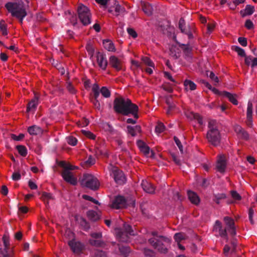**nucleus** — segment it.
I'll use <instances>...</instances> for the list:
<instances>
[{
    "instance_id": "obj_1",
    "label": "nucleus",
    "mask_w": 257,
    "mask_h": 257,
    "mask_svg": "<svg viewBox=\"0 0 257 257\" xmlns=\"http://www.w3.org/2000/svg\"><path fill=\"white\" fill-rule=\"evenodd\" d=\"M114 108L118 113L125 115L132 114L136 119L138 118V106L132 103L129 99L122 97L115 98L114 101Z\"/></svg>"
},
{
    "instance_id": "obj_2",
    "label": "nucleus",
    "mask_w": 257,
    "mask_h": 257,
    "mask_svg": "<svg viewBox=\"0 0 257 257\" xmlns=\"http://www.w3.org/2000/svg\"><path fill=\"white\" fill-rule=\"evenodd\" d=\"M223 220L226 225V228L223 229L221 222L216 220L213 227V231L218 233L221 237L224 238L227 241V231L232 236L236 234L234 222L233 219L227 216L224 217Z\"/></svg>"
},
{
    "instance_id": "obj_3",
    "label": "nucleus",
    "mask_w": 257,
    "mask_h": 257,
    "mask_svg": "<svg viewBox=\"0 0 257 257\" xmlns=\"http://www.w3.org/2000/svg\"><path fill=\"white\" fill-rule=\"evenodd\" d=\"M151 235L152 237L149 239V243L159 252L167 253L168 247L171 243V239L159 235L157 231H152Z\"/></svg>"
},
{
    "instance_id": "obj_4",
    "label": "nucleus",
    "mask_w": 257,
    "mask_h": 257,
    "mask_svg": "<svg viewBox=\"0 0 257 257\" xmlns=\"http://www.w3.org/2000/svg\"><path fill=\"white\" fill-rule=\"evenodd\" d=\"M5 7L13 17L19 19L21 24L23 23V19L27 15V6L22 0L15 3H8L6 4Z\"/></svg>"
},
{
    "instance_id": "obj_5",
    "label": "nucleus",
    "mask_w": 257,
    "mask_h": 257,
    "mask_svg": "<svg viewBox=\"0 0 257 257\" xmlns=\"http://www.w3.org/2000/svg\"><path fill=\"white\" fill-rule=\"evenodd\" d=\"M208 127L206 138L208 142L214 146H218L220 141V135L218 130L217 121L215 120H210Z\"/></svg>"
},
{
    "instance_id": "obj_6",
    "label": "nucleus",
    "mask_w": 257,
    "mask_h": 257,
    "mask_svg": "<svg viewBox=\"0 0 257 257\" xmlns=\"http://www.w3.org/2000/svg\"><path fill=\"white\" fill-rule=\"evenodd\" d=\"M81 185L91 190H96L99 186L98 179L91 174H84L80 181Z\"/></svg>"
},
{
    "instance_id": "obj_7",
    "label": "nucleus",
    "mask_w": 257,
    "mask_h": 257,
    "mask_svg": "<svg viewBox=\"0 0 257 257\" xmlns=\"http://www.w3.org/2000/svg\"><path fill=\"white\" fill-rule=\"evenodd\" d=\"M123 229L124 230L122 231L121 229L116 228L114 230V233L117 238L120 241L127 242L128 240V235H135V233L132 227L127 224L124 223Z\"/></svg>"
},
{
    "instance_id": "obj_8",
    "label": "nucleus",
    "mask_w": 257,
    "mask_h": 257,
    "mask_svg": "<svg viewBox=\"0 0 257 257\" xmlns=\"http://www.w3.org/2000/svg\"><path fill=\"white\" fill-rule=\"evenodd\" d=\"M135 202L134 200H126L123 197L118 196L112 202L111 207L117 209L125 207L127 206L135 207Z\"/></svg>"
},
{
    "instance_id": "obj_9",
    "label": "nucleus",
    "mask_w": 257,
    "mask_h": 257,
    "mask_svg": "<svg viewBox=\"0 0 257 257\" xmlns=\"http://www.w3.org/2000/svg\"><path fill=\"white\" fill-rule=\"evenodd\" d=\"M79 18L84 25L90 23L91 14L89 10L85 6L80 5L78 8Z\"/></svg>"
},
{
    "instance_id": "obj_10",
    "label": "nucleus",
    "mask_w": 257,
    "mask_h": 257,
    "mask_svg": "<svg viewBox=\"0 0 257 257\" xmlns=\"http://www.w3.org/2000/svg\"><path fill=\"white\" fill-rule=\"evenodd\" d=\"M110 175L113 178L115 182L118 184H122L125 182V178L123 172L117 167L110 165L108 167Z\"/></svg>"
},
{
    "instance_id": "obj_11",
    "label": "nucleus",
    "mask_w": 257,
    "mask_h": 257,
    "mask_svg": "<svg viewBox=\"0 0 257 257\" xmlns=\"http://www.w3.org/2000/svg\"><path fill=\"white\" fill-rule=\"evenodd\" d=\"M68 244L72 251L75 254H80L84 249V244L75 239L69 241Z\"/></svg>"
},
{
    "instance_id": "obj_12",
    "label": "nucleus",
    "mask_w": 257,
    "mask_h": 257,
    "mask_svg": "<svg viewBox=\"0 0 257 257\" xmlns=\"http://www.w3.org/2000/svg\"><path fill=\"white\" fill-rule=\"evenodd\" d=\"M63 179L67 183L72 185H76L77 183V179L74 176L70 171L64 170L61 174Z\"/></svg>"
},
{
    "instance_id": "obj_13",
    "label": "nucleus",
    "mask_w": 257,
    "mask_h": 257,
    "mask_svg": "<svg viewBox=\"0 0 257 257\" xmlns=\"http://www.w3.org/2000/svg\"><path fill=\"white\" fill-rule=\"evenodd\" d=\"M137 146L140 151L148 157H154V153L152 151H150V148L142 141L139 140L137 141Z\"/></svg>"
},
{
    "instance_id": "obj_14",
    "label": "nucleus",
    "mask_w": 257,
    "mask_h": 257,
    "mask_svg": "<svg viewBox=\"0 0 257 257\" xmlns=\"http://www.w3.org/2000/svg\"><path fill=\"white\" fill-rule=\"evenodd\" d=\"M252 113L253 105L251 101H249L247 103L246 109V123L248 126L251 127L253 125L252 123Z\"/></svg>"
},
{
    "instance_id": "obj_15",
    "label": "nucleus",
    "mask_w": 257,
    "mask_h": 257,
    "mask_svg": "<svg viewBox=\"0 0 257 257\" xmlns=\"http://www.w3.org/2000/svg\"><path fill=\"white\" fill-rule=\"evenodd\" d=\"M226 166V158L224 155L221 154L218 156L216 163V169L220 173L224 172Z\"/></svg>"
},
{
    "instance_id": "obj_16",
    "label": "nucleus",
    "mask_w": 257,
    "mask_h": 257,
    "mask_svg": "<svg viewBox=\"0 0 257 257\" xmlns=\"http://www.w3.org/2000/svg\"><path fill=\"white\" fill-rule=\"evenodd\" d=\"M186 116L190 121L197 122L199 125L203 124V118L198 113L188 112L186 113Z\"/></svg>"
},
{
    "instance_id": "obj_17",
    "label": "nucleus",
    "mask_w": 257,
    "mask_h": 257,
    "mask_svg": "<svg viewBox=\"0 0 257 257\" xmlns=\"http://www.w3.org/2000/svg\"><path fill=\"white\" fill-rule=\"evenodd\" d=\"M109 65L117 71L120 70L122 68V63L121 61L114 56L110 57Z\"/></svg>"
},
{
    "instance_id": "obj_18",
    "label": "nucleus",
    "mask_w": 257,
    "mask_h": 257,
    "mask_svg": "<svg viewBox=\"0 0 257 257\" xmlns=\"http://www.w3.org/2000/svg\"><path fill=\"white\" fill-rule=\"evenodd\" d=\"M96 57L99 67L102 69L105 70L107 65V61L105 55L100 52H98L96 54Z\"/></svg>"
},
{
    "instance_id": "obj_19",
    "label": "nucleus",
    "mask_w": 257,
    "mask_h": 257,
    "mask_svg": "<svg viewBox=\"0 0 257 257\" xmlns=\"http://www.w3.org/2000/svg\"><path fill=\"white\" fill-rule=\"evenodd\" d=\"M234 130L238 138L245 140H247L248 139V134L240 125H235Z\"/></svg>"
},
{
    "instance_id": "obj_20",
    "label": "nucleus",
    "mask_w": 257,
    "mask_h": 257,
    "mask_svg": "<svg viewBox=\"0 0 257 257\" xmlns=\"http://www.w3.org/2000/svg\"><path fill=\"white\" fill-rule=\"evenodd\" d=\"M38 104V97L36 95L28 104L27 111L34 112Z\"/></svg>"
},
{
    "instance_id": "obj_21",
    "label": "nucleus",
    "mask_w": 257,
    "mask_h": 257,
    "mask_svg": "<svg viewBox=\"0 0 257 257\" xmlns=\"http://www.w3.org/2000/svg\"><path fill=\"white\" fill-rule=\"evenodd\" d=\"M3 240L4 245V248H0V253L3 255L4 256L7 255L8 250L10 246V241L9 237L5 234L3 237Z\"/></svg>"
},
{
    "instance_id": "obj_22",
    "label": "nucleus",
    "mask_w": 257,
    "mask_h": 257,
    "mask_svg": "<svg viewBox=\"0 0 257 257\" xmlns=\"http://www.w3.org/2000/svg\"><path fill=\"white\" fill-rule=\"evenodd\" d=\"M142 186L143 190L147 193H153L155 191V188L152 184L146 180H143Z\"/></svg>"
},
{
    "instance_id": "obj_23",
    "label": "nucleus",
    "mask_w": 257,
    "mask_h": 257,
    "mask_svg": "<svg viewBox=\"0 0 257 257\" xmlns=\"http://www.w3.org/2000/svg\"><path fill=\"white\" fill-rule=\"evenodd\" d=\"M115 8H114V11H113V10L111 9V8H109L108 9V12L110 13H112L113 15L115 16H118V15H120L121 14H122L124 12V8L121 7L118 4H116L115 2Z\"/></svg>"
},
{
    "instance_id": "obj_24",
    "label": "nucleus",
    "mask_w": 257,
    "mask_h": 257,
    "mask_svg": "<svg viewBox=\"0 0 257 257\" xmlns=\"http://www.w3.org/2000/svg\"><path fill=\"white\" fill-rule=\"evenodd\" d=\"M188 196L189 200L192 203L197 205L200 202V199L196 193L191 191H188Z\"/></svg>"
},
{
    "instance_id": "obj_25",
    "label": "nucleus",
    "mask_w": 257,
    "mask_h": 257,
    "mask_svg": "<svg viewBox=\"0 0 257 257\" xmlns=\"http://www.w3.org/2000/svg\"><path fill=\"white\" fill-rule=\"evenodd\" d=\"M127 128L128 133L133 137L136 136L141 132V128L140 125H136L134 127L128 125Z\"/></svg>"
},
{
    "instance_id": "obj_26",
    "label": "nucleus",
    "mask_w": 257,
    "mask_h": 257,
    "mask_svg": "<svg viewBox=\"0 0 257 257\" xmlns=\"http://www.w3.org/2000/svg\"><path fill=\"white\" fill-rule=\"evenodd\" d=\"M103 45L104 48L108 51H115V48L113 43L109 40H104L103 41Z\"/></svg>"
},
{
    "instance_id": "obj_27",
    "label": "nucleus",
    "mask_w": 257,
    "mask_h": 257,
    "mask_svg": "<svg viewBox=\"0 0 257 257\" xmlns=\"http://www.w3.org/2000/svg\"><path fill=\"white\" fill-rule=\"evenodd\" d=\"M245 63L248 66H251V67L257 66V58L251 56L245 57Z\"/></svg>"
},
{
    "instance_id": "obj_28",
    "label": "nucleus",
    "mask_w": 257,
    "mask_h": 257,
    "mask_svg": "<svg viewBox=\"0 0 257 257\" xmlns=\"http://www.w3.org/2000/svg\"><path fill=\"white\" fill-rule=\"evenodd\" d=\"M28 131L31 135H38L42 132V129L35 125L30 126L28 128Z\"/></svg>"
},
{
    "instance_id": "obj_29",
    "label": "nucleus",
    "mask_w": 257,
    "mask_h": 257,
    "mask_svg": "<svg viewBox=\"0 0 257 257\" xmlns=\"http://www.w3.org/2000/svg\"><path fill=\"white\" fill-rule=\"evenodd\" d=\"M223 95L225 97H227L228 100L233 104L237 105L238 104L236 94H231L229 92L224 91L223 92Z\"/></svg>"
},
{
    "instance_id": "obj_30",
    "label": "nucleus",
    "mask_w": 257,
    "mask_h": 257,
    "mask_svg": "<svg viewBox=\"0 0 257 257\" xmlns=\"http://www.w3.org/2000/svg\"><path fill=\"white\" fill-rule=\"evenodd\" d=\"M87 215L89 219L92 221H96L100 218V215L93 210H89L87 213Z\"/></svg>"
},
{
    "instance_id": "obj_31",
    "label": "nucleus",
    "mask_w": 257,
    "mask_h": 257,
    "mask_svg": "<svg viewBox=\"0 0 257 257\" xmlns=\"http://www.w3.org/2000/svg\"><path fill=\"white\" fill-rule=\"evenodd\" d=\"M185 89L187 90H194L196 88V85L192 81L185 80L184 82Z\"/></svg>"
},
{
    "instance_id": "obj_32",
    "label": "nucleus",
    "mask_w": 257,
    "mask_h": 257,
    "mask_svg": "<svg viewBox=\"0 0 257 257\" xmlns=\"http://www.w3.org/2000/svg\"><path fill=\"white\" fill-rule=\"evenodd\" d=\"M185 21L183 19H180L179 22V27L182 32L188 35L189 38L192 37V34L190 32H188L185 29Z\"/></svg>"
},
{
    "instance_id": "obj_33",
    "label": "nucleus",
    "mask_w": 257,
    "mask_h": 257,
    "mask_svg": "<svg viewBox=\"0 0 257 257\" xmlns=\"http://www.w3.org/2000/svg\"><path fill=\"white\" fill-rule=\"evenodd\" d=\"M187 238V235L184 233L179 232L174 235V239L177 243H180L182 240H186Z\"/></svg>"
},
{
    "instance_id": "obj_34",
    "label": "nucleus",
    "mask_w": 257,
    "mask_h": 257,
    "mask_svg": "<svg viewBox=\"0 0 257 257\" xmlns=\"http://www.w3.org/2000/svg\"><path fill=\"white\" fill-rule=\"evenodd\" d=\"M143 10L145 14L150 15L152 13V6L149 3H144L143 6Z\"/></svg>"
},
{
    "instance_id": "obj_35",
    "label": "nucleus",
    "mask_w": 257,
    "mask_h": 257,
    "mask_svg": "<svg viewBox=\"0 0 257 257\" xmlns=\"http://www.w3.org/2000/svg\"><path fill=\"white\" fill-rule=\"evenodd\" d=\"M100 93L105 98H108L110 96V91L105 86H103L101 88Z\"/></svg>"
},
{
    "instance_id": "obj_36",
    "label": "nucleus",
    "mask_w": 257,
    "mask_h": 257,
    "mask_svg": "<svg viewBox=\"0 0 257 257\" xmlns=\"http://www.w3.org/2000/svg\"><path fill=\"white\" fill-rule=\"evenodd\" d=\"M92 90L94 93V97L98 98L99 95L100 89L97 83H94L93 85Z\"/></svg>"
},
{
    "instance_id": "obj_37",
    "label": "nucleus",
    "mask_w": 257,
    "mask_h": 257,
    "mask_svg": "<svg viewBox=\"0 0 257 257\" xmlns=\"http://www.w3.org/2000/svg\"><path fill=\"white\" fill-rule=\"evenodd\" d=\"M17 149L19 153L23 157L26 156L27 154V150L24 146H17Z\"/></svg>"
},
{
    "instance_id": "obj_38",
    "label": "nucleus",
    "mask_w": 257,
    "mask_h": 257,
    "mask_svg": "<svg viewBox=\"0 0 257 257\" xmlns=\"http://www.w3.org/2000/svg\"><path fill=\"white\" fill-rule=\"evenodd\" d=\"M95 154L97 156H99L100 155H103L105 157L108 156V154L106 152V151L104 150V149L98 148L97 147L96 148Z\"/></svg>"
},
{
    "instance_id": "obj_39",
    "label": "nucleus",
    "mask_w": 257,
    "mask_h": 257,
    "mask_svg": "<svg viewBox=\"0 0 257 257\" xmlns=\"http://www.w3.org/2000/svg\"><path fill=\"white\" fill-rule=\"evenodd\" d=\"M142 61L143 62L148 65L149 66L152 67L153 69L155 68L154 63L150 60V59L147 57H144L142 58Z\"/></svg>"
},
{
    "instance_id": "obj_40",
    "label": "nucleus",
    "mask_w": 257,
    "mask_h": 257,
    "mask_svg": "<svg viewBox=\"0 0 257 257\" xmlns=\"http://www.w3.org/2000/svg\"><path fill=\"white\" fill-rule=\"evenodd\" d=\"M119 249L121 253L124 256H126L130 252V248L126 246H120Z\"/></svg>"
},
{
    "instance_id": "obj_41",
    "label": "nucleus",
    "mask_w": 257,
    "mask_h": 257,
    "mask_svg": "<svg viewBox=\"0 0 257 257\" xmlns=\"http://www.w3.org/2000/svg\"><path fill=\"white\" fill-rule=\"evenodd\" d=\"M61 166L62 167L64 168V170H67L68 171L73 170L76 168V167L71 165L69 164H67L64 162H61Z\"/></svg>"
},
{
    "instance_id": "obj_42",
    "label": "nucleus",
    "mask_w": 257,
    "mask_h": 257,
    "mask_svg": "<svg viewBox=\"0 0 257 257\" xmlns=\"http://www.w3.org/2000/svg\"><path fill=\"white\" fill-rule=\"evenodd\" d=\"M89 242L91 245L95 246H101L103 244V242L99 239H91L89 240Z\"/></svg>"
},
{
    "instance_id": "obj_43",
    "label": "nucleus",
    "mask_w": 257,
    "mask_h": 257,
    "mask_svg": "<svg viewBox=\"0 0 257 257\" xmlns=\"http://www.w3.org/2000/svg\"><path fill=\"white\" fill-rule=\"evenodd\" d=\"M67 142L68 144L74 146L76 145L77 143V139L72 136H69L67 138Z\"/></svg>"
},
{
    "instance_id": "obj_44",
    "label": "nucleus",
    "mask_w": 257,
    "mask_h": 257,
    "mask_svg": "<svg viewBox=\"0 0 257 257\" xmlns=\"http://www.w3.org/2000/svg\"><path fill=\"white\" fill-rule=\"evenodd\" d=\"M254 12V7L249 5H248L246 7L244 10V14L243 16L245 15H250Z\"/></svg>"
},
{
    "instance_id": "obj_45",
    "label": "nucleus",
    "mask_w": 257,
    "mask_h": 257,
    "mask_svg": "<svg viewBox=\"0 0 257 257\" xmlns=\"http://www.w3.org/2000/svg\"><path fill=\"white\" fill-rule=\"evenodd\" d=\"M234 50L236 52L238 55L241 57H245V53L244 50L238 46H235L234 48Z\"/></svg>"
},
{
    "instance_id": "obj_46",
    "label": "nucleus",
    "mask_w": 257,
    "mask_h": 257,
    "mask_svg": "<svg viewBox=\"0 0 257 257\" xmlns=\"http://www.w3.org/2000/svg\"><path fill=\"white\" fill-rule=\"evenodd\" d=\"M0 30L3 35H7V28L4 21L0 22Z\"/></svg>"
},
{
    "instance_id": "obj_47",
    "label": "nucleus",
    "mask_w": 257,
    "mask_h": 257,
    "mask_svg": "<svg viewBox=\"0 0 257 257\" xmlns=\"http://www.w3.org/2000/svg\"><path fill=\"white\" fill-rule=\"evenodd\" d=\"M165 129V126L162 123H159L156 126L155 131L157 133H162Z\"/></svg>"
},
{
    "instance_id": "obj_48",
    "label": "nucleus",
    "mask_w": 257,
    "mask_h": 257,
    "mask_svg": "<svg viewBox=\"0 0 257 257\" xmlns=\"http://www.w3.org/2000/svg\"><path fill=\"white\" fill-rule=\"evenodd\" d=\"M166 102L168 105V108L167 110V114L168 115H170L172 111L175 109V106L174 104L170 103L169 100H167Z\"/></svg>"
},
{
    "instance_id": "obj_49",
    "label": "nucleus",
    "mask_w": 257,
    "mask_h": 257,
    "mask_svg": "<svg viewBox=\"0 0 257 257\" xmlns=\"http://www.w3.org/2000/svg\"><path fill=\"white\" fill-rule=\"evenodd\" d=\"M82 133L88 138L94 140L96 136L91 132L87 131H82Z\"/></svg>"
},
{
    "instance_id": "obj_50",
    "label": "nucleus",
    "mask_w": 257,
    "mask_h": 257,
    "mask_svg": "<svg viewBox=\"0 0 257 257\" xmlns=\"http://www.w3.org/2000/svg\"><path fill=\"white\" fill-rule=\"evenodd\" d=\"M232 197L236 201H239L241 200V196L235 191H232L231 192Z\"/></svg>"
},
{
    "instance_id": "obj_51",
    "label": "nucleus",
    "mask_w": 257,
    "mask_h": 257,
    "mask_svg": "<svg viewBox=\"0 0 257 257\" xmlns=\"http://www.w3.org/2000/svg\"><path fill=\"white\" fill-rule=\"evenodd\" d=\"M244 26L248 30L252 29L254 27L252 22L250 20H247L245 21Z\"/></svg>"
},
{
    "instance_id": "obj_52",
    "label": "nucleus",
    "mask_w": 257,
    "mask_h": 257,
    "mask_svg": "<svg viewBox=\"0 0 257 257\" xmlns=\"http://www.w3.org/2000/svg\"><path fill=\"white\" fill-rule=\"evenodd\" d=\"M127 32L130 36H132L133 38H136L137 37V33L132 28H127Z\"/></svg>"
},
{
    "instance_id": "obj_53",
    "label": "nucleus",
    "mask_w": 257,
    "mask_h": 257,
    "mask_svg": "<svg viewBox=\"0 0 257 257\" xmlns=\"http://www.w3.org/2000/svg\"><path fill=\"white\" fill-rule=\"evenodd\" d=\"M86 49L87 51V52L90 54H92L94 52V49L93 48V46L91 43V42H89L87 44L86 46Z\"/></svg>"
},
{
    "instance_id": "obj_54",
    "label": "nucleus",
    "mask_w": 257,
    "mask_h": 257,
    "mask_svg": "<svg viewBox=\"0 0 257 257\" xmlns=\"http://www.w3.org/2000/svg\"><path fill=\"white\" fill-rule=\"evenodd\" d=\"M174 141H175L177 146L178 147L180 152L181 153H183V146L181 144V142L178 139V138H177L176 137H174Z\"/></svg>"
},
{
    "instance_id": "obj_55",
    "label": "nucleus",
    "mask_w": 257,
    "mask_h": 257,
    "mask_svg": "<svg viewBox=\"0 0 257 257\" xmlns=\"http://www.w3.org/2000/svg\"><path fill=\"white\" fill-rule=\"evenodd\" d=\"M42 199L45 201L46 199H52V195L51 194L47 193V192H43L42 196Z\"/></svg>"
},
{
    "instance_id": "obj_56",
    "label": "nucleus",
    "mask_w": 257,
    "mask_h": 257,
    "mask_svg": "<svg viewBox=\"0 0 257 257\" xmlns=\"http://www.w3.org/2000/svg\"><path fill=\"white\" fill-rule=\"evenodd\" d=\"M254 214V210L252 208H249L248 210L249 219L251 224H253V216Z\"/></svg>"
},
{
    "instance_id": "obj_57",
    "label": "nucleus",
    "mask_w": 257,
    "mask_h": 257,
    "mask_svg": "<svg viewBox=\"0 0 257 257\" xmlns=\"http://www.w3.org/2000/svg\"><path fill=\"white\" fill-rule=\"evenodd\" d=\"M95 162V159L92 156H90L88 158L87 160L86 161V164L88 166H91L93 165Z\"/></svg>"
},
{
    "instance_id": "obj_58",
    "label": "nucleus",
    "mask_w": 257,
    "mask_h": 257,
    "mask_svg": "<svg viewBox=\"0 0 257 257\" xmlns=\"http://www.w3.org/2000/svg\"><path fill=\"white\" fill-rule=\"evenodd\" d=\"M238 41L239 44L242 46L245 47L247 46V40L245 38L239 37L238 39Z\"/></svg>"
},
{
    "instance_id": "obj_59",
    "label": "nucleus",
    "mask_w": 257,
    "mask_h": 257,
    "mask_svg": "<svg viewBox=\"0 0 257 257\" xmlns=\"http://www.w3.org/2000/svg\"><path fill=\"white\" fill-rule=\"evenodd\" d=\"M28 186L30 187V188L32 190H36L38 188V186L36 185V184L32 180L29 181Z\"/></svg>"
},
{
    "instance_id": "obj_60",
    "label": "nucleus",
    "mask_w": 257,
    "mask_h": 257,
    "mask_svg": "<svg viewBox=\"0 0 257 257\" xmlns=\"http://www.w3.org/2000/svg\"><path fill=\"white\" fill-rule=\"evenodd\" d=\"M89 120L87 119L84 118L82 120V122L79 121L78 125L81 127L87 126L89 124Z\"/></svg>"
},
{
    "instance_id": "obj_61",
    "label": "nucleus",
    "mask_w": 257,
    "mask_h": 257,
    "mask_svg": "<svg viewBox=\"0 0 257 257\" xmlns=\"http://www.w3.org/2000/svg\"><path fill=\"white\" fill-rule=\"evenodd\" d=\"M24 138V135L21 134L19 136L12 135V138L15 141H20Z\"/></svg>"
},
{
    "instance_id": "obj_62",
    "label": "nucleus",
    "mask_w": 257,
    "mask_h": 257,
    "mask_svg": "<svg viewBox=\"0 0 257 257\" xmlns=\"http://www.w3.org/2000/svg\"><path fill=\"white\" fill-rule=\"evenodd\" d=\"M215 28V24L213 23H209L207 25V32L211 33Z\"/></svg>"
},
{
    "instance_id": "obj_63",
    "label": "nucleus",
    "mask_w": 257,
    "mask_h": 257,
    "mask_svg": "<svg viewBox=\"0 0 257 257\" xmlns=\"http://www.w3.org/2000/svg\"><path fill=\"white\" fill-rule=\"evenodd\" d=\"M209 76L215 82L218 83L219 82L218 78L212 72H210Z\"/></svg>"
},
{
    "instance_id": "obj_64",
    "label": "nucleus",
    "mask_w": 257,
    "mask_h": 257,
    "mask_svg": "<svg viewBox=\"0 0 257 257\" xmlns=\"http://www.w3.org/2000/svg\"><path fill=\"white\" fill-rule=\"evenodd\" d=\"M90 235L92 238L96 239H99L102 237V234L100 232L92 233Z\"/></svg>"
}]
</instances>
